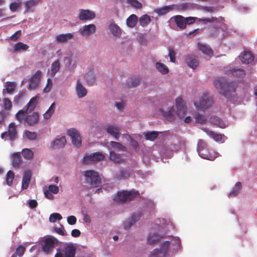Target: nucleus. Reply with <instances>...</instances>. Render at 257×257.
I'll use <instances>...</instances> for the list:
<instances>
[{"label":"nucleus","instance_id":"nucleus-16","mask_svg":"<svg viewBox=\"0 0 257 257\" xmlns=\"http://www.w3.org/2000/svg\"><path fill=\"white\" fill-rule=\"evenodd\" d=\"M226 74L230 76L235 78H243L245 75L244 70L240 68H233L226 71Z\"/></svg>","mask_w":257,"mask_h":257},{"label":"nucleus","instance_id":"nucleus-64","mask_svg":"<svg viewBox=\"0 0 257 257\" xmlns=\"http://www.w3.org/2000/svg\"><path fill=\"white\" fill-rule=\"evenodd\" d=\"M139 81L138 78H135L129 82L128 85L130 87H136L139 84Z\"/></svg>","mask_w":257,"mask_h":257},{"label":"nucleus","instance_id":"nucleus-12","mask_svg":"<svg viewBox=\"0 0 257 257\" xmlns=\"http://www.w3.org/2000/svg\"><path fill=\"white\" fill-rule=\"evenodd\" d=\"M67 134L72 140L73 144L77 147H79L81 144V139L78 132L74 128H70L68 130Z\"/></svg>","mask_w":257,"mask_h":257},{"label":"nucleus","instance_id":"nucleus-17","mask_svg":"<svg viewBox=\"0 0 257 257\" xmlns=\"http://www.w3.org/2000/svg\"><path fill=\"white\" fill-rule=\"evenodd\" d=\"M185 59L187 65L193 69H196L199 64L197 58L194 55H187Z\"/></svg>","mask_w":257,"mask_h":257},{"label":"nucleus","instance_id":"nucleus-58","mask_svg":"<svg viewBox=\"0 0 257 257\" xmlns=\"http://www.w3.org/2000/svg\"><path fill=\"white\" fill-rule=\"evenodd\" d=\"M26 137L30 140H35L37 138V134L36 132H31L29 131H25Z\"/></svg>","mask_w":257,"mask_h":257},{"label":"nucleus","instance_id":"nucleus-18","mask_svg":"<svg viewBox=\"0 0 257 257\" xmlns=\"http://www.w3.org/2000/svg\"><path fill=\"white\" fill-rule=\"evenodd\" d=\"M39 0H28L24 2L25 13H33Z\"/></svg>","mask_w":257,"mask_h":257},{"label":"nucleus","instance_id":"nucleus-54","mask_svg":"<svg viewBox=\"0 0 257 257\" xmlns=\"http://www.w3.org/2000/svg\"><path fill=\"white\" fill-rule=\"evenodd\" d=\"M126 2L134 8L140 9L142 7V4L137 0H127Z\"/></svg>","mask_w":257,"mask_h":257},{"label":"nucleus","instance_id":"nucleus-6","mask_svg":"<svg viewBox=\"0 0 257 257\" xmlns=\"http://www.w3.org/2000/svg\"><path fill=\"white\" fill-rule=\"evenodd\" d=\"M212 98L207 93H203L199 98V102H194L196 108L198 110H206L208 109L212 104Z\"/></svg>","mask_w":257,"mask_h":257},{"label":"nucleus","instance_id":"nucleus-23","mask_svg":"<svg viewBox=\"0 0 257 257\" xmlns=\"http://www.w3.org/2000/svg\"><path fill=\"white\" fill-rule=\"evenodd\" d=\"M39 100V97L38 96H35L34 97H33L29 102L27 103L26 106H25V108H26L25 109L26 110V112H31V111H33L37 103Z\"/></svg>","mask_w":257,"mask_h":257},{"label":"nucleus","instance_id":"nucleus-56","mask_svg":"<svg viewBox=\"0 0 257 257\" xmlns=\"http://www.w3.org/2000/svg\"><path fill=\"white\" fill-rule=\"evenodd\" d=\"M62 218L60 214L58 213H54L50 215L49 221L51 222H55L57 220H60Z\"/></svg>","mask_w":257,"mask_h":257},{"label":"nucleus","instance_id":"nucleus-24","mask_svg":"<svg viewBox=\"0 0 257 257\" xmlns=\"http://www.w3.org/2000/svg\"><path fill=\"white\" fill-rule=\"evenodd\" d=\"M209 121L211 124L221 128H224L227 126L225 123L216 116H211L209 119Z\"/></svg>","mask_w":257,"mask_h":257},{"label":"nucleus","instance_id":"nucleus-13","mask_svg":"<svg viewBox=\"0 0 257 257\" xmlns=\"http://www.w3.org/2000/svg\"><path fill=\"white\" fill-rule=\"evenodd\" d=\"M79 32L83 37H88L96 32V27L94 24H89L84 26L79 29Z\"/></svg>","mask_w":257,"mask_h":257},{"label":"nucleus","instance_id":"nucleus-43","mask_svg":"<svg viewBox=\"0 0 257 257\" xmlns=\"http://www.w3.org/2000/svg\"><path fill=\"white\" fill-rule=\"evenodd\" d=\"M173 9L172 6H165L161 8L156 9L155 12L159 15H164Z\"/></svg>","mask_w":257,"mask_h":257},{"label":"nucleus","instance_id":"nucleus-63","mask_svg":"<svg viewBox=\"0 0 257 257\" xmlns=\"http://www.w3.org/2000/svg\"><path fill=\"white\" fill-rule=\"evenodd\" d=\"M169 56L170 57V61L172 62L175 63L176 61V54L175 51L172 49L169 48Z\"/></svg>","mask_w":257,"mask_h":257},{"label":"nucleus","instance_id":"nucleus-37","mask_svg":"<svg viewBox=\"0 0 257 257\" xmlns=\"http://www.w3.org/2000/svg\"><path fill=\"white\" fill-rule=\"evenodd\" d=\"M29 47L28 45L22 42H18L14 46L13 52L27 51Z\"/></svg>","mask_w":257,"mask_h":257},{"label":"nucleus","instance_id":"nucleus-57","mask_svg":"<svg viewBox=\"0 0 257 257\" xmlns=\"http://www.w3.org/2000/svg\"><path fill=\"white\" fill-rule=\"evenodd\" d=\"M110 145L113 148L116 149L118 151H124L125 148L120 143L116 142L111 141Z\"/></svg>","mask_w":257,"mask_h":257},{"label":"nucleus","instance_id":"nucleus-55","mask_svg":"<svg viewBox=\"0 0 257 257\" xmlns=\"http://www.w3.org/2000/svg\"><path fill=\"white\" fill-rule=\"evenodd\" d=\"M21 7V2H13L10 4L9 7L10 10L15 12L20 9Z\"/></svg>","mask_w":257,"mask_h":257},{"label":"nucleus","instance_id":"nucleus-26","mask_svg":"<svg viewBox=\"0 0 257 257\" xmlns=\"http://www.w3.org/2000/svg\"><path fill=\"white\" fill-rule=\"evenodd\" d=\"M39 120V115L37 112H33L31 115L26 117V121L30 125H34L37 124Z\"/></svg>","mask_w":257,"mask_h":257},{"label":"nucleus","instance_id":"nucleus-62","mask_svg":"<svg viewBox=\"0 0 257 257\" xmlns=\"http://www.w3.org/2000/svg\"><path fill=\"white\" fill-rule=\"evenodd\" d=\"M197 20V18L193 17H189L187 18H185L186 25H191L195 22V21Z\"/></svg>","mask_w":257,"mask_h":257},{"label":"nucleus","instance_id":"nucleus-28","mask_svg":"<svg viewBox=\"0 0 257 257\" xmlns=\"http://www.w3.org/2000/svg\"><path fill=\"white\" fill-rule=\"evenodd\" d=\"M66 143L65 137H61L60 138H56L52 143V148L59 149L63 147Z\"/></svg>","mask_w":257,"mask_h":257},{"label":"nucleus","instance_id":"nucleus-8","mask_svg":"<svg viewBox=\"0 0 257 257\" xmlns=\"http://www.w3.org/2000/svg\"><path fill=\"white\" fill-rule=\"evenodd\" d=\"M104 155L100 152H96L89 155H85L83 159L82 163L84 164H89L93 162L100 161L103 160Z\"/></svg>","mask_w":257,"mask_h":257},{"label":"nucleus","instance_id":"nucleus-60","mask_svg":"<svg viewBox=\"0 0 257 257\" xmlns=\"http://www.w3.org/2000/svg\"><path fill=\"white\" fill-rule=\"evenodd\" d=\"M53 83L52 81L50 78H48L47 79V85L44 88L43 91L45 93H48L50 92L52 87Z\"/></svg>","mask_w":257,"mask_h":257},{"label":"nucleus","instance_id":"nucleus-39","mask_svg":"<svg viewBox=\"0 0 257 257\" xmlns=\"http://www.w3.org/2000/svg\"><path fill=\"white\" fill-rule=\"evenodd\" d=\"M21 163V155L20 153H14L12 158V164L14 168H19Z\"/></svg>","mask_w":257,"mask_h":257},{"label":"nucleus","instance_id":"nucleus-31","mask_svg":"<svg viewBox=\"0 0 257 257\" xmlns=\"http://www.w3.org/2000/svg\"><path fill=\"white\" fill-rule=\"evenodd\" d=\"M109 159L115 164H121L124 161L120 154H116L112 151L109 152Z\"/></svg>","mask_w":257,"mask_h":257},{"label":"nucleus","instance_id":"nucleus-40","mask_svg":"<svg viewBox=\"0 0 257 257\" xmlns=\"http://www.w3.org/2000/svg\"><path fill=\"white\" fill-rule=\"evenodd\" d=\"M76 248L73 245H68L65 249V257H74Z\"/></svg>","mask_w":257,"mask_h":257},{"label":"nucleus","instance_id":"nucleus-32","mask_svg":"<svg viewBox=\"0 0 257 257\" xmlns=\"http://www.w3.org/2000/svg\"><path fill=\"white\" fill-rule=\"evenodd\" d=\"M109 29L111 34L115 37H119L121 34L120 28L114 22L111 23L109 26Z\"/></svg>","mask_w":257,"mask_h":257},{"label":"nucleus","instance_id":"nucleus-35","mask_svg":"<svg viewBox=\"0 0 257 257\" xmlns=\"http://www.w3.org/2000/svg\"><path fill=\"white\" fill-rule=\"evenodd\" d=\"M132 172L127 170H121L118 173L116 174V178L118 180H124L130 177Z\"/></svg>","mask_w":257,"mask_h":257},{"label":"nucleus","instance_id":"nucleus-21","mask_svg":"<svg viewBox=\"0 0 257 257\" xmlns=\"http://www.w3.org/2000/svg\"><path fill=\"white\" fill-rule=\"evenodd\" d=\"M174 19L177 27L180 30H184L186 28V25L185 20V17L181 15L174 16L171 18Z\"/></svg>","mask_w":257,"mask_h":257},{"label":"nucleus","instance_id":"nucleus-3","mask_svg":"<svg viewBox=\"0 0 257 257\" xmlns=\"http://www.w3.org/2000/svg\"><path fill=\"white\" fill-rule=\"evenodd\" d=\"M197 151L199 156L203 159L213 161L216 158L214 153L211 152L207 144L202 139L198 140L197 142Z\"/></svg>","mask_w":257,"mask_h":257},{"label":"nucleus","instance_id":"nucleus-10","mask_svg":"<svg viewBox=\"0 0 257 257\" xmlns=\"http://www.w3.org/2000/svg\"><path fill=\"white\" fill-rule=\"evenodd\" d=\"M176 106L177 108L176 114L180 118L184 117L186 113L185 103L181 97H178L176 99Z\"/></svg>","mask_w":257,"mask_h":257},{"label":"nucleus","instance_id":"nucleus-22","mask_svg":"<svg viewBox=\"0 0 257 257\" xmlns=\"http://www.w3.org/2000/svg\"><path fill=\"white\" fill-rule=\"evenodd\" d=\"M73 38V33H67L65 34H60L56 36V41L58 43H64L67 42L69 40Z\"/></svg>","mask_w":257,"mask_h":257},{"label":"nucleus","instance_id":"nucleus-11","mask_svg":"<svg viewBox=\"0 0 257 257\" xmlns=\"http://www.w3.org/2000/svg\"><path fill=\"white\" fill-rule=\"evenodd\" d=\"M17 136V132L16 128L15 123L12 122L9 124V130L1 134V138L5 139L6 137H9L11 141L15 140Z\"/></svg>","mask_w":257,"mask_h":257},{"label":"nucleus","instance_id":"nucleus-15","mask_svg":"<svg viewBox=\"0 0 257 257\" xmlns=\"http://www.w3.org/2000/svg\"><path fill=\"white\" fill-rule=\"evenodd\" d=\"M202 130L216 142H221L223 143L224 142V140L227 139V138L224 135L215 133V132L210 131L207 128H203Z\"/></svg>","mask_w":257,"mask_h":257},{"label":"nucleus","instance_id":"nucleus-47","mask_svg":"<svg viewBox=\"0 0 257 257\" xmlns=\"http://www.w3.org/2000/svg\"><path fill=\"white\" fill-rule=\"evenodd\" d=\"M28 113V112H26V110L25 109V107H24L23 109L19 110L17 113L16 114V117L17 120L20 122H22L23 120H26V113Z\"/></svg>","mask_w":257,"mask_h":257},{"label":"nucleus","instance_id":"nucleus-36","mask_svg":"<svg viewBox=\"0 0 257 257\" xmlns=\"http://www.w3.org/2000/svg\"><path fill=\"white\" fill-rule=\"evenodd\" d=\"M138 21V17L135 15H131L126 21L127 26L130 28L135 27Z\"/></svg>","mask_w":257,"mask_h":257},{"label":"nucleus","instance_id":"nucleus-45","mask_svg":"<svg viewBox=\"0 0 257 257\" xmlns=\"http://www.w3.org/2000/svg\"><path fill=\"white\" fill-rule=\"evenodd\" d=\"M160 111L162 112L163 115L165 117L172 118L174 112V109L173 107V103L171 102V105H170V107L168 108L167 111H165L164 109L163 108H160Z\"/></svg>","mask_w":257,"mask_h":257},{"label":"nucleus","instance_id":"nucleus-9","mask_svg":"<svg viewBox=\"0 0 257 257\" xmlns=\"http://www.w3.org/2000/svg\"><path fill=\"white\" fill-rule=\"evenodd\" d=\"M42 77V72L38 70L36 71L30 78L28 89L30 90L35 89L40 83Z\"/></svg>","mask_w":257,"mask_h":257},{"label":"nucleus","instance_id":"nucleus-34","mask_svg":"<svg viewBox=\"0 0 257 257\" xmlns=\"http://www.w3.org/2000/svg\"><path fill=\"white\" fill-rule=\"evenodd\" d=\"M85 79L89 85H93L95 82V76L94 73L92 71H89L85 74Z\"/></svg>","mask_w":257,"mask_h":257},{"label":"nucleus","instance_id":"nucleus-59","mask_svg":"<svg viewBox=\"0 0 257 257\" xmlns=\"http://www.w3.org/2000/svg\"><path fill=\"white\" fill-rule=\"evenodd\" d=\"M26 248L22 245H19L16 250V253L19 257H21L24 254Z\"/></svg>","mask_w":257,"mask_h":257},{"label":"nucleus","instance_id":"nucleus-29","mask_svg":"<svg viewBox=\"0 0 257 257\" xmlns=\"http://www.w3.org/2000/svg\"><path fill=\"white\" fill-rule=\"evenodd\" d=\"M140 215L138 214H134L132 215L131 219L129 221H126L123 223L124 228L125 229H128L131 227L135 224V223L139 219Z\"/></svg>","mask_w":257,"mask_h":257},{"label":"nucleus","instance_id":"nucleus-49","mask_svg":"<svg viewBox=\"0 0 257 257\" xmlns=\"http://www.w3.org/2000/svg\"><path fill=\"white\" fill-rule=\"evenodd\" d=\"M194 118L197 123L201 124L205 123L207 121L206 117L204 115L200 114L199 113H196L194 114Z\"/></svg>","mask_w":257,"mask_h":257},{"label":"nucleus","instance_id":"nucleus-33","mask_svg":"<svg viewBox=\"0 0 257 257\" xmlns=\"http://www.w3.org/2000/svg\"><path fill=\"white\" fill-rule=\"evenodd\" d=\"M198 49L203 54L208 56H211L213 55L212 50L209 47L205 44L198 43Z\"/></svg>","mask_w":257,"mask_h":257},{"label":"nucleus","instance_id":"nucleus-53","mask_svg":"<svg viewBox=\"0 0 257 257\" xmlns=\"http://www.w3.org/2000/svg\"><path fill=\"white\" fill-rule=\"evenodd\" d=\"M14 177L15 174L12 171L10 170L7 172L6 180L8 185L11 186L12 184Z\"/></svg>","mask_w":257,"mask_h":257},{"label":"nucleus","instance_id":"nucleus-20","mask_svg":"<svg viewBox=\"0 0 257 257\" xmlns=\"http://www.w3.org/2000/svg\"><path fill=\"white\" fill-rule=\"evenodd\" d=\"M4 86L5 88L3 89V94L4 95L6 93L12 94L16 88L17 84L14 82L7 81L5 83Z\"/></svg>","mask_w":257,"mask_h":257},{"label":"nucleus","instance_id":"nucleus-14","mask_svg":"<svg viewBox=\"0 0 257 257\" xmlns=\"http://www.w3.org/2000/svg\"><path fill=\"white\" fill-rule=\"evenodd\" d=\"M94 12L88 10H79V18L80 20L86 21L91 20L95 18Z\"/></svg>","mask_w":257,"mask_h":257},{"label":"nucleus","instance_id":"nucleus-42","mask_svg":"<svg viewBox=\"0 0 257 257\" xmlns=\"http://www.w3.org/2000/svg\"><path fill=\"white\" fill-rule=\"evenodd\" d=\"M155 66L157 70L163 74H166L169 72L168 68L163 63L157 62Z\"/></svg>","mask_w":257,"mask_h":257},{"label":"nucleus","instance_id":"nucleus-44","mask_svg":"<svg viewBox=\"0 0 257 257\" xmlns=\"http://www.w3.org/2000/svg\"><path fill=\"white\" fill-rule=\"evenodd\" d=\"M151 21L150 17L148 15H144L140 18V25L145 27H146Z\"/></svg>","mask_w":257,"mask_h":257},{"label":"nucleus","instance_id":"nucleus-50","mask_svg":"<svg viewBox=\"0 0 257 257\" xmlns=\"http://www.w3.org/2000/svg\"><path fill=\"white\" fill-rule=\"evenodd\" d=\"M162 237L159 236L157 234H150L148 237V242L149 244H154L157 242Z\"/></svg>","mask_w":257,"mask_h":257},{"label":"nucleus","instance_id":"nucleus-30","mask_svg":"<svg viewBox=\"0 0 257 257\" xmlns=\"http://www.w3.org/2000/svg\"><path fill=\"white\" fill-rule=\"evenodd\" d=\"M31 178V173L30 171L25 172L23 177L22 188L23 190L28 188Z\"/></svg>","mask_w":257,"mask_h":257},{"label":"nucleus","instance_id":"nucleus-27","mask_svg":"<svg viewBox=\"0 0 257 257\" xmlns=\"http://www.w3.org/2000/svg\"><path fill=\"white\" fill-rule=\"evenodd\" d=\"M76 90L77 92L78 97L79 98H82L86 96V95L87 94V90L82 85V83L80 82L79 80H77V85L76 87Z\"/></svg>","mask_w":257,"mask_h":257},{"label":"nucleus","instance_id":"nucleus-52","mask_svg":"<svg viewBox=\"0 0 257 257\" xmlns=\"http://www.w3.org/2000/svg\"><path fill=\"white\" fill-rule=\"evenodd\" d=\"M4 109L6 110H10L12 108V102L11 100L7 97L3 99Z\"/></svg>","mask_w":257,"mask_h":257},{"label":"nucleus","instance_id":"nucleus-51","mask_svg":"<svg viewBox=\"0 0 257 257\" xmlns=\"http://www.w3.org/2000/svg\"><path fill=\"white\" fill-rule=\"evenodd\" d=\"M158 134L157 132H148L145 134V136L146 140L153 141L157 138Z\"/></svg>","mask_w":257,"mask_h":257},{"label":"nucleus","instance_id":"nucleus-38","mask_svg":"<svg viewBox=\"0 0 257 257\" xmlns=\"http://www.w3.org/2000/svg\"><path fill=\"white\" fill-rule=\"evenodd\" d=\"M60 69V63L59 60H55L52 63L51 67V76L53 77L59 71Z\"/></svg>","mask_w":257,"mask_h":257},{"label":"nucleus","instance_id":"nucleus-2","mask_svg":"<svg viewBox=\"0 0 257 257\" xmlns=\"http://www.w3.org/2000/svg\"><path fill=\"white\" fill-rule=\"evenodd\" d=\"M180 243L179 237H172L170 240L165 241L161 243L160 248L154 249L149 257H166L170 246L172 245L174 248H177L180 246Z\"/></svg>","mask_w":257,"mask_h":257},{"label":"nucleus","instance_id":"nucleus-25","mask_svg":"<svg viewBox=\"0 0 257 257\" xmlns=\"http://www.w3.org/2000/svg\"><path fill=\"white\" fill-rule=\"evenodd\" d=\"M240 59L243 63L249 64L253 60V56L252 54L248 51H245L239 56Z\"/></svg>","mask_w":257,"mask_h":257},{"label":"nucleus","instance_id":"nucleus-7","mask_svg":"<svg viewBox=\"0 0 257 257\" xmlns=\"http://www.w3.org/2000/svg\"><path fill=\"white\" fill-rule=\"evenodd\" d=\"M57 239L53 236L45 238L42 241V250L47 254L51 253L57 244Z\"/></svg>","mask_w":257,"mask_h":257},{"label":"nucleus","instance_id":"nucleus-1","mask_svg":"<svg viewBox=\"0 0 257 257\" xmlns=\"http://www.w3.org/2000/svg\"><path fill=\"white\" fill-rule=\"evenodd\" d=\"M213 85L219 94L226 98L231 96L236 91L238 87L237 82L228 81L222 77H218L213 81Z\"/></svg>","mask_w":257,"mask_h":257},{"label":"nucleus","instance_id":"nucleus-61","mask_svg":"<svg viewBox=\"0 0 257 257\" xmlns=\"http://www.w3.org/2000/svg\"><path fill=\"white\" fill-rule=\"evenodd\" d=\"M197 20L198 22H201L204 23V24H206L207 23H211L214 22L216 20V18L214 17L202 19L197 18Z\"/></svg>","mask_w":257,"mask_h":257},{"label":"nucleus","instance_id":"nucleus-41","mask_svg":"<svg viewBox=\"0 0 257 257\" xmlns=\"http://www.w3.org/2000/svg\"><path fill=\"white\" fill-rule=\"evenodd\" d=\"M55 110V103L53 102L51 104L48 109L43 114L44 118L45 119H49L51 118L53 114L54 113Z\"/></svg>","mask_w":257,"mask_h":257},{"label":"nucleus","instance_id":"nucleus-19","mask_svg":"<svg viewBox=\"0 0 257 257\" xmlns=\"http://www.w3.org/2000/svg\"><path fill=\"white\" fill-rule=\"evenodd\" d=\"M106 132L118 140L120 136V128L113 125H109L106 127Z\"/></svg>","mask_w":257,"mask_h":257},{"label":"nucleus","instance_id":"nucleus-48","mask_svg":"<svg viewBox=\"0 0 257 257\" xmlns=\"http://www.w3.org/2000/svg\"><path fill=\"white\" fill-rule=\"evenodd\" d=\"M22 154L24 158L31 160L33 158V152L29 149H24L22 151Z\"/></svg>","mask_w":257,"mask_h":257},{"label":"nucleus","instance_id":"nucleus-46","mask_svg":"<svg viewBox=\"0 0 257 257\" xmlns=\"http://www.w3.org/2000/svg\"><path fill=\"white\" fill-rule=\"evenodd\" d=\"M241 183L239 182H237L235 184V186L230 192V196L235 197L238 195L239 192L241 189Z\"/></svg>","mask_w":257,"mask_h":257},{"label":"nucleus","instance_id":"nucleus-4","mask_svg":"<svg viewBox=\"0 0 257 257\" xmlns=\"http://www.w3.org/2000/svg\"><path fill=\"white\" fill-rule=\"evenodd\" d=\"M83 174L86 182L92 187H97L100 185L101 179L98 172L94 170H87Z\"/></svg>","mask_w":257,"mask_h":257},{"label":"nucleus","instance_id":"nucleus-5","mask_svg":"<svg viewBox=\"0 0 257 257\" xmlns=\"http://www.w3.org/2000/svg\"><path fill=\"white\" fill-rule=\"evenodd\" d=\"M138 194V192L134 190L120 191L114 197L113 200L117 202L130 201L134 200Z\"/></svg>","mask_w":257,"mask_h":257}]
</instances>
